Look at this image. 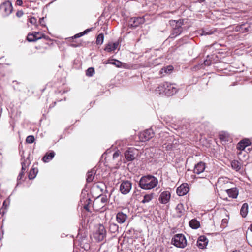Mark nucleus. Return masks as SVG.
I'll list each match as a JSON object with an SVG mask.
<instances>
[{"mask_svg": "<svg viewBox=\"0 0 252 252\" xmlns=\"http://www.w3.org/2000/svg\"><path fill=\"white\" fill-rule=\"evenodd\" d=\"M158 184V179L150 175L142 176L139 182V187L145 190L151 189L156 187Z\"/></svg>", "mask_w": 252, "mask_h": 252, "instance_id": "nucleus-1", "label": "nucleus"}, {"mask_svg": "<svg viewBox=\"0 0 252 252\" xmlns=\"http://www.w3.org/2000/svg\"><path fill=\"white\" fill-rule=\"evenodd\" d=\"M169 24L172 27L169 38H175L181 34L183 32L182 26L184 25V20L183 19H179V20H171L169 21Z\"/></svg>", "mask_w": 252, "mask_h": 252, "instance_id": "nucleus-2", "label": "nucleus"}, {"mask_svg": "<svg viewBox=\"0 0 252 252\" xmlns=\"http://www.w3.org/2000/svg\"><path fill=\"white\" fill-rule=\"evenodd\" d=\"M171 243L176 247L184 248L187 245V240L184 235L177 234L172 238Z\"/></svg>", "mask_w": 252, "mask_h": 252, "instance_id": "nucleus-3", "label": "nucleus"}, {"mask_svg": "<svg viewBox=\"0 0 252 252\" xmlns=\"http://www.w3.org/2000/svg\"><path fill=\"white\" fill-rule=\"evenodd\" d=\"M106 237V230L103 225L99 224L95 230V240L98 242L103 241Z\"/></svg>", "mask_w": 252, "mask_h": 252, "instance_id": "nucleus-4", "label": "nucleus"}, {"mask_svg": "<svg viewBox=\"0 0 252 252\" xmlns=\"http://www.w3.org/2000/svg\"><path fill=\"white\" fill-rule=\"evenodd\" d=\"M13 7L10 1H6L0 5V12L3 16H7L12 12Z\"/></svg>", "mask_w": 252, "mask_h": 252, "instance_id": "nucleus-5", "label": "nucleus"}, {"mask_svg": "<svg viewBox=\"0 0 252 252\" xmlns=\"http://www.w3.org/2000/svg\"><path fill=\"white\" fill-rule=\"evenodd\" d=\"M87 188V185H86L85 187L83 189L82 191L80 202L82 205H84V209L88 212H89V204L91 203L92 201L90 198H88L87 196L86 197V192H87V190H86ZM87 195H88V193H87Z\"/></svg>", "mask_w": 252, "mask_h": 252, "instance_id": "nucleus-6", "label": "nucleus"}, {"mask_svg": "<svg viewBox=\"0 0 252 252\" xmlns=\"http://www.w3.org/2000/svg\"><path fill=\"white\" fill-rule=\"evenodd\" d=\"M132 183L128 180L123 181L120 186V191L123 194H128L131 189Z\"/></svg>", "mask_w": 252, "mask_h": 252, "instance_id": "nucleus-7", "label": "nucleus"}, {"mask_svg": "<svg viewBox=\"0 0 252 252\" xmlns=\"http://www.w3.org/2000/svg\"><path fill=\"white\" fill-rule=\"evenodd\" d=\"M154 135L153 130L152 129H148L141 132L139 135V137L141 141L145 142L151 139Z\"/></svg>", "mask_w": 252, "mask_h": 252, "instance_id": "nucleus-8", "label": "nucleus"}, {"mask_svg": "<svg viewBox=\"0 0 252 252\" xmlns=\"http://www.w3.org/2000/svg\"><path fill=\"white\" fill-rule=\"evenodd\" d=\"M137 150L134 148H129L125 152V157L127 161L133 160L136 156Z\"/></svg>", "mask_w": 252, "mask_h": 252, "instance_id": "nucleus-9", "label": "nucleus"}, {"mask_svg": "<svg viewBox=\"0 0 252 252\" xmlns=\"http://www.w3.org/2000/svg\"><path fill=\"white\" fill-rule=\"evenodd\" d=\"M189 190V186L187 183H183L178 187L177 189V194L180 196L186 195Z\"/></svg>", "mask_w": 252, "mask_h": 252, "instance_id": "nucleus-10", "label": "nucleus"}, {"mask_svg": "<svg viewBox=\"0 0 252 252\" xmlns=\"http://www.w3.org/2000/svg\"><path fill=\"white\" fill-rule=\"evenodd\" d=\"M144 22V19L140 17H132L129 20V24L130 27L133 28H136Z\"/></svg>", "mask_w": 252, "mask_h": 252, "instance_id": "nucleus-11", "label": "nucleus"}, {"mask_svg": "<svg viewBox=\"0 0 252 252\" xmlns=\"http://www.w3.org/2000/svg\"><path fill=\"white\" fill-rule=\"evenodd\" d=\"M165 87V94L166 95H172L177 92V88L174 84L167 82Z\"/></svg>", "mask_w": 252, "mask_h": 252, "instance_id": "nucleus-12", "label": "nucleus"}, {"mask_svg": "<svg viewBox=\"0 0 252 252\" xmlns=\"http://www.w3.org/2000/svg\"><path fill=\"white\" fill-rule=\"evenodd\" d=\"M170 197V192L168 191H164L161 193L158 200L161 203L165 204L169 201Z\"/></svg>", "mask_w": 252, "mask_h": 252, "instance_id": "nucleus-13", "label": "nucleus"}, {"mask_svg": "<svg viewBox=\"0 0 252 252\" xmlns=\"http://www.w3.org/2000/svg\"><path fill=\"white\" fill-rule=\"evenodd\" d=\"M95 192L98 193H107V188L105 184L103 182L95 183Z\"/></svg>", "mask_w": 252, "mask_h": 252, "instance_id": "nucleus-14", "label": "nucleus"}, {"mask_svg": "<svg viewBox=\"0 0 252 252\" xmlns=\"http://www.w3.org/2000/svg\"><path fill=\"white\" fill-rule=\"evenodd\" d=\"M106 63L113 64L118 68L123 67L124 68H128L127 64L126 63H123L120 61L115 59L109 60H108Z\"/></svg>", "mask_w": 252, "mask_h": 252, "instance_id": "nucleus-15", "label": "nucleus"}, {"mask_svg": "<svg viewBox=\"0 0 252 252\" xmlns=\"http://www.w3.org/2000/svg\"><path fill=\"white\" fill-rule=\"evenodd\" d=\"M208 243V239L206 236L202 235L199 237L197 241V245L200 249L204 248Z\"/></svg>", "mask_w": 252, "mask_h": 252, "instance_id": "nucleus-16", "label": "nucleus"}, {"mask_svg": "<svg viewBox=\"0 0 252 252\" xmlns=\"http://www.w3.org/2000/svg\"><path fill=\"white\" fill-rule=\"evenodd\" d=\"M205 167V163L200 161L195 165L194 168V173L196 174H200L204 172Z\"/></svg>", "mask_w": 252, "mask_h": 252, "instance_id": "nucleus-17", "label": "nucleus"}, {"mask_svg": "<svg viewBox=\"0 0 252 252\" xmlns=\"http://www.w3.org/2000/svg\"><path fill=\"white\" fill-rule=\"evenodd\" d=\"M127 218V216L126 214H124L122 212H119L116 215V220L118 223L120 224H122L124 223L126 220Z\"/></svg>", "mask_w": 252, "mask_h": 252, "instance_id": "nucleus-18", "label": "nucleus"}, {"mask_svg": "<svg viewBox=\"0 0 252 252\" xmlns=\"http://www.w3.org/2000/svg\"><path fill=\"white\" fill-rule=\"evenodd\" d=\"M226 192L228 196L232 198H236L238 195V190L235 187L227 189Z\"/></svg>", "mask_w": 252, "mask_h": 252, "instance_id": "nucleus-19", "label": "nucleus"}, {"mask_svg": "<svg viewBox=\"0 0 252 252\" xmlns=\"http://www.w3.org/2000/svg\"><path fill=\"white\" fill-rule=\"evenodd\" d=\"M219 138L221 142H226L231 141V138L230 135L226 132H221L219 134Z\"/></svg>", "mask_w": 252, "mask_h": 252, "instance_id": "nucleus-20", "label": "nucleus"}, {"mask_svg": "<svg viewBox=\"0 0 252 252\" xmlns=\"http://www.w3.org/2000/svg\"><path fill=\"white\" fill-rule=\"evenodd\" d=\"M95 201L97 203L99 202L105 204L108 201V197L105 193H100L97 197H95Z\"/></svg>", "mask_w": 252, "mask_h": 252, "instance_id": "nucleus-21", "label": "nucleus"}, {"mask_svg": "<svg viewBox=\"0 0 252 252\" xmlns=\"http://www.w3.org/2000/svg\"><path fill=\"white\" fill-rule=\"evenodd\" d=\"M119 45L118 42H115L114 43H108L104 50L108 52H110L116 50Z\"/></svg>", "mask_w": 252, "mask_h": 252, "instance_id": "nucleus-22", "label": "nucleus"}, {"mask_svg": "<svg viewBox=\"0 0 252 252\" xmlns=\"http://www.w3.org/2000/svg\"><path fill=\"white\" fill-rule=\"evenodd\" d=\"M55 153L54 151H51L50 153H46L45 156L42 158V160L44 162H49L54 157Z\"/></svg>", "mask_w": 252, "mask_h": 252, "instance_id": "nucleus-23", "label": "nucleus"}, {"mask_svg": "<svg viewBox=\"0 0 252 252\" xmlns=\"http://www.w3.org/2000/svg\"><path fill=\"white\" fill-rule=\"evenodd\" d=\"M167 84V82L162 83L160 84L158 87L155 89V91L157 93L165 94V86Z\"/></svg>", "mask_w": 252, "mask_h": 252, "instance_id": "nucleus-24", "label": "nucleus"}, {"mask_svg": "<svg viewBox=\"0 0 252 252\" xmlns=\"http://www.w3.org/2000/svg\"><path fill=\"white\" fill-rule=\"evenodd\" d=\"M176 211L177 213V216L181 217L184 213V207L182 203L178 204L176 207Z\"/></svg>", "mask_w": 252, "mask_h": 252, "instance_id": "nucleus-25", "label": "nucleus"}, {"mask_svg": "<svg viewBox=\"0 0 252 252\" xmlns=\"http://www.w3.org/2000/svg\"><path fill=\"white\" fill-rule=\"evenodd\" d=\"M24 156L22 155H21V165H22V168H21V171H23V172H25V171L27 170V166L29 164V162H27V159H25L24 158Z\"/></svg>", "mask_w": 252, "mask_h": 252, "instance_id": "nucleus-26", "label": "nucleus"}, {"mask_svg": "<svg viewBox=\"0 0 252 252\" xmlns=\"http://www.w3.org/2000/svg\"><path fill=\"white\" fill-rule=\"evenodd\" d=\"M189 225L192 229H197L200 227V222L196 219L191 220L189 222Z\"/></svg>", "mask_w": 252, "mask_h": 252, "instance_id": "nucleus-27", "label": "nucleus"}, {"mask_svg": "<svg viewBox=\"0 0 252 252\" xmlns=\"http://www.w3.org/2000/svg\"><path fill=\"white\" fill-rule=\"evenodd\" d=\"M248 205L247 203H244L240 209V214L243 217H245L248 214Z\"/></svg>", "mask_w": 252, "mask_h": 252, "instance_id": "nucleus-28", "label": "nucleus"}, {"mask_svg": "<svg viewBox=\"0 0 252 252\" xmlns=\"http://www.w3.org/2000/svg\"><path fill=\"white\" fill-rule=\"evenodd\" d=\"M231 166L233 169L237 171L240 170L241 169V164L236 160H233L231 161Z\"/></svg>", "mask_w": 252, "mask_h": 252, "instance_id": "nucleus-29", "label": "nucleus"}, {"mask_svg": "<svg viewBox=\"0 0 252 252\" xmlns=\"http://www.w3.org/2000/svg\"><path fill=\"white\" fill-rule=\"evenodd\" d=\"M153 199V193L145 194L143 197V199L141 201L142 203H146L151 201Z\"/></svg>", "mask_w": 252, "mask_h": 252, "instance_id": "nucleus-30", "label": "nucleus"}, {"mask_svg": "<svg viewBox=\"0 0 252 252\" xmlns=\"http://www.w3.org/2000/svg\"><path fill=\"white\" fill-rule=\"evenodd\" d=\"M119 226L114 223H111L109 226V230L111 233H114L118 231Z\"/></svg>", "mask_w": 252, "mask_h": 252, "instance_id": "nucleus-31", "label": "nucleus"}, {"mask_svg": "<svg viewBox=\"0 0 252 252\" xmlns=\"http://www.w3.org/2000/svg\"><path fill=\"white\" fill-rule=\"evenodd\" d=\"M104 37V36L103 33H101L99 34L97 36L95 43L97 45H101L103 42Z\"/></svg>", "mask_w": 252, "mask_h": 252, "instance_id": "nucleus-32", "label": "nucleus"}, {"mask_svg": "<svg viewBox=\"0 0 252 252\" xmlns=\"http://www.w3.org/2000/svg\"><path fill=\"white\" fill-rule=\"evenodd\" d=\"M27 39L29 42H34L39 39V37H36V36H34L32 32L28 34Z\"/></svg>", "mask_w": 252, "mask_h": 252, "instance_id": "nucleus-33", "label": "nucleus"}, {"mask_svg": "<svg viewBox=\"0 0 252 252\" xmlns=\"http://www.w3.org/2000/svg\"><path fill=\"white\" fill-rule=\"evenodd\" d=\"M37 173V170L35 171V169L34 168H32L30 171V172L29 173V178L30 179H33L35 178L36 174Z\"/></svg>", "mask_w": 252, "mask_h": 252, "instance_id": "nucleus-34", "label": "nucleus"}, {"mask_svg": "<svg viewBox=\"0 0 252 252\" xmlns=\"http://www.w3.org/2000/svg\"><path fill=\"white\" fill-rule=\"evenodd\" d=\"M92 29V28H90V29H87L86 30H85L84 31H83V32H80V33H77V34H76L73 37H72V38H79V37H80L81 36L88 33L89 32H90L91 31V30Z\"/></svg>", "mask_w": 252, "mask_h": 252, "instance_id": "nucleus-35", "label": "nucleus"}, {"mask_svg": "<svg viewBox=\"0 0 252 252\" xmlns=\"http://www.w3.org/2000/svg\"><path fill=\"white\" fill-rule=\"evenodd\" d=\"M94 72V67H89L86 71V75L88 77H91L93 75Z\"/></svg>", "mask_w": 252, "mask_h": 252, "instance_id": "nucleus-36", "label": "nucleus"}, {"mask_svg": "<svg viewBox=\"0 0 252 252\" xmlns=\"http://www.w3.org/2000/svg\"><path fill=\"white\" fill-rule=\"evenodd\" d=\"M94 177V175L93 176L92 172H88L87 177L86 178V181L87 183L92 182Z\"/></svg>", "mask_w": 252, "mask_h": 252, "instance_id": "nucleus-37", "label": "nucleus"}, {"mask_svg": "<svg viewBox=\"0 0 252 252\" xmlns=\"http://www.w3.org/2000/svg\"><path fill=\"white\" fill-rule=\"evenodd\" d=\"M34 137L33 135H29L27 137L26 141L27 143L32 144L34 141Z\"/></svg>", "mask_w": 252, "mask_h": 252, "instance_id": "nucleus-38", "label": "nucleus"}, {"mask_svg": "<svg viewBox=\"0 0 252 252\" xmlns=\"http://www.w3.org/2000/svg\"><path fill=\"white\" fill-rule=\"evenodd\" d=\"M228 223V220L227 219H223L221 220V226L223 228H225Z\"/></svg>", "mask_w": 252, "mask_h": 252, "instance_id": "nucleus-39", "label": "nucleus"}, {"mask_svg": "<svg viewBox=\"0 0 252 252\" xmlns=\"http://www.w3.org/2000/svg\"><path fill=\"white\" fill-rule=\"evenodd\" d=\"M213 32L211 31H207L206 30H203L202 32V35H211L213 34Z\"/></svg>", "mask_w": 252, "mask_h": 252, "instance_id": "nucleus-40", "label": "nucleus"}, {"mask_svg": "<svg viewBox=\"0 0 252 252\" xmlns=\"http://www.w3.org/2000/svg\"><path fill=\"white\" fill-rule=\"evenodd\" d=\"M241 141H243V147L242 148H245L247 146H249L250 144V142L248 139L242 140Z\"/></svg>", "mask_w": 252, "mask_h": 252, "instance_id": "nucleus-41", "label": "nucleus"}, {"mask_svg": "<svg viewBox=\"0 0 252 252\" xmlns=\"http://www.w3.org/2000/svg\"><path fill=\"white\" fill-rule=\"evenodd\" d=\"M243 143H244L243 141H240L237 144V149H238L240 150H244L245 148H242L244 147L243 144Z\"/></svg>", "mask_w": 252, "mask_h": 252, "instance_id": "nucleus-42", "label": "nucleus"}, {"mask_svg": "<svg viewBox=\"0 0 252 252\" xmlns=\"http://www.w3.org/2000/svg\"><path fill=\"white\" fill-rule=\"evenodd\" d=\"M29 22L31 23L32 24L35 25L37 23V19L34 17H32L30 18L29 19Z\"/></svg>", "mask_w": 252, "mask_h": 252, "instance_id": "nucleus-43", "label": "nucleus"}, {"mask_svg": "<svg viewBox=\"0 0 252 252\" xmlns=\"http://www.w3.org/2000/svg\"><path fill=\"white\" fill-rule=\"evenodd\" d=\"M39 22L40 24L42 27H45L46 26L45 24L44 18V17L40 18L39 19Z\"/></svg>", "mask_w": 252, "mask_h": 252, "instance_id": "nucleus-44", "label": "nucleus"}, {"mask_svg": "<svg viewBox=\"0 0 252 252\" xmlns=\"http://www.w3.org/2000/svg\"><path fill=\"white\" fill-rule=\"evenodd\" d=\"M173 14V12H163L162 14V16L164 18H169V15Z\"/></svg>", "mask_w": 252, "mask_h": 252, "instance_id": "nucleus-45", "label": "nucleus"}, {"mask_svg": "<svg viewBox=\"0 0 252 252\" xmlns=\"http://www.w3.org/2000/svg\"><path fill=\"white\" fill-rule=\"evenodd\" d=\"M41 33L39 32H33V34L34 36H36V37H39V39L42 38Z\"/></svg>", "mask_w": 252, "mask_h": 252, "instance_id": "nucleus-46", "label": "nucleus"}, {"mask_svg": "<svg viewBox=\"0 0 252 252\" xmlns=\"http://www.w3.org/2000/svg\"><path fill=\"white\" fill-rule=\"evenodd\" d=\"M93 219L92 218H89L87 219V223L89 224V226L92 225H93Z\"/></svg>", "mask_w": 252, "mask_h": 252, "instance_id": "nucleus-47", "label": "nucleus"}, {"mask_svg": "<svg viewBox=\"0 0 252 252\" xmlns=\"http://www.w3.org/2000/svg\"><path fill=\"white\" fill-rule=\"evenodd\" d=\"M24 172H23V171H21L20 172V173H19V175H18V176L17 177V181H18V182H19V181L20 180L22 179L23 176H24Z\"/></svg>", "mask_w": 252, "mask_h": 252, "instance_id": "nucleus-48", "label": "nucleus"}, {"mask_svg": "<svg viewBox=\"0 0 252 252\" xmlns=\"http://www.w3.org/2000/svg\"><path fill=\"white\" fill-rule=\"evenodd\" d=\"M24 13L23 12V11L22 10H19L17 12H16V16L18 17H21V16H23Z\"/></svg>", "mask_w": 252, "mask_h": 252, "instance_id": "nucleus-49", "label": "nucleus"}, {"mask_svg": "<svg viewBox=\"0 0 252 252\" xmlns=\"http://www.w3.org/2000/svg\"><path fill=\"white\" fill-rule=\"evenodd\" d=\"M173 69V67L171 66H167V68L165 70V72L166 73H168L169 71H172Z\"/></svg>", "mask_w": 252, "mask_h": 252, "instance_id": "nucleus-50", "label": "nucleus"}, {"mask_svg": "<svg viewBox=\"0 0 252 252\" xmlns=\"http://www.w3.org/2000/svg\"><path fill=\"white\" fill-rule=\"evenodd\" d=\"M204 63L206 66H209L211 64V62L209 60H206L204 61Z\"/></svg>", "mask_w": 252, "mask_h": 252, "instance_id": "nucleus-51", "label": "nucleus"}, {"mask_svg": "<svg viewBox=\"0 0 252 252\" xmlns=\"http://www.w3.org/2000/svg\"><path fill=\"white\" fill-rule=\"evenodd\" d=\"M119 153L118 152H115L113 155V158H115L119 157Z\"/></svg>", "mask_w": 252, "mask_h": 252, "instance_id": "nucleus-52", "label": "nucleus"}, {"mask_svg": "<svg viewBox=\"0 0 252 252\" xmlns=\"http://www.w3.org/2000/svg\"><path fill=\"white\" fill-rule=\"evenodd\" d=\"M8 206V203H7V201L6 200H4L3 202L2 205V208L4 207L5 209H6L7 207Z\"/></svg>", "mask_w": 252, "mask_h": 252, "instance_id": "nucleus-53", "label": "nucleus"}, {"mask_svg": "<svg viewBox=\"0 0 252 252\" xmlns=\"http://www.w3.org/2000/svg\"><path fill=\"white\" fill-rule=\"evenodd\" d=\"M16 4L18 5H21L23 4V1L22 0H17Z\"/></svg>", "mask_w": 252, "mask_h": 252, "instance_id": "nucleus-54", "label": "nucleus"}, {"mask_svg": "<svg viewBox=\"0 0 252 252\" xmlns=\"http://www.w3.org/2000/svg\"><path fill=\"white\" fill-rule=\"evenodd\" d=\"M41 36L42 37V38H44V39H45L46 40H48L49 39V37L48 36H46V35H44L43 34H42V33L41 34Z\"/></svg>", "mask_w": 252, "mask_h": 252, "instance_id": "nucleus-55", "label": "nucleus"}, {"mask_svg": "<svg viewBox=\"0 0 252 252\" xmlns=\"http://www.w3.org/2000/svg\"><path fill=\"white\" fill-rule=\"evenodd\" d=\"M250 230L252 232V234L249 235V239L252 240V223L250 225Z\"/></svg>", "mask_w": 252, "mask_h": 252, "instance_id": "nucleus-56", "label": "nucleus"}, {"mask_svg": "<svg viewBox=\"0 0 252 252\" xmlns=\"http://www.w3.org/2000/svg\"><path fill=\"white\" fill-rule=\"evenodd\" d=\"M71 46L73 47H76L78 46V45L75 44H71Z\"/></svg>", "mask_w": 252, "mask_h": 252, "instance_id": "nucleus-57", "label": "nucleus"}, {"mask_svg": "<svg viewBox=\"0 0 252 252\" xmlns=\"http://www.w3.org/2000/svg\"><path fill=\"white\" fill-rule=\"evenodd\" d=\"M232 252H240L239 251H233Z\"/></svg>", "mask_w": 252, "mask_h": 252, "instance_id": "nucleus-58", "label": "nucleus"}, {"mask_svg": "<svg viewBox=\"0 0 252 252\" xmlns=\"http://www.w3.org/2000/svg\"><path fill=\"white\" fill-rule=\"evenodd\" d=\"M1 210H2V208L0 210V213H2V212H1Z\"/></svg>", "mask_w": 252, "mask_h": 252, "instance_id": "nucleus-59", "label": "nucleus"}]
</instances>
